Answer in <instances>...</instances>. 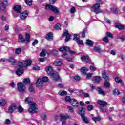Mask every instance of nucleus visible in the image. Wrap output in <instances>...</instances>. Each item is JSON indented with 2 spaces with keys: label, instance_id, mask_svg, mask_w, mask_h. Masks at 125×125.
<instances>
[{
  "label": "nucleus",
  "instance_id": "1",
  "mask_svg": "<svg viewBox=\"0 0 125 125\" xmlns=\"http://www.w3.org/2000/svg\"><path fill=\"white\" fill-rule=\"evenodd\" d=\"M25 103L29 104L30 105L28 111L30 114L34 113H37L39 111L38 108H37V104L33 102V99L30 97L26 98L25 100Z\"/></svg>",
  "mask_w": 125,
  "mask_h": 125
},
{
  "label": "nucleus",
  "instance_id": "2",
  "mask_svg": "<svg viewBox=\"0 0 125 125\" xmlns=\"http://www.w3.org/2000/svg\"><path fill=\"white\" fill-rule=\"evenodd\" d=\"M23 73H24V65H23V63L19 62L16 74L19 77L21 76Z\"/></svg>",
  "mask_w": 125,
  "mask_h": 125
},
{
  "label": "nucleus",
  "instance_id": "3",
  "mask_svg": "<svg viewBox=\"0 0 125 125\" xmlns=\"http://www.w3.org/2000/svg\"><path fill=\"white\" fill-rule=\"evenodd\" d=\"M45 6L46 7V10H51V11L54 12V13H58V12H59V10H58L57 7L54 6L47 4H46Z\"/></svg>",
  "mask_w": 125,
  "mask_h": 125
},
{
  "label": "nucleus",
  "instance_id": "4",
  "mask_svg": "<svg viewBox=\"0 0 125 125\" xmlns=\"http://www.w3.org/2000/svg\"><path fill=\"white\" fill-rule=\"evenodd\" d=\"M59 50L61 51V52H63L64 51H69V53H70L71 55H74V54H76L75 51L70 50V48H69L67 46H64L63 47H61L59 49Z\"/></svg>",
  "mask_w": 125,
  "mask_h": 125
},
{
  "label": "nucleus",
  "instance_id": "5",
  "mask_svg": "<svg viewBox=\"0 0 125 125\" xmlns=\"http://www.w3.org/2000/svg\"><path fill=\"white\" fill-rule=\"evenodd\" d=\"M100 4L99 3H96L93 6V11L95 12L96 14L98 13H101L102 10H100Z\"/></svg>",
  "mask_w": 125,
  "mask_h": 125
},
{
  "label": "nucleus",
  "instance_id": "6",
  "mask_svg": "<svg viewBox=\"0 0 125 125\" xmlns=\"http://www.w3.org/2000/svg\"><path fill=\"white\" fill-rule=\"evenodd\" d=\"M17 85L19 91H20L21 92H24V91H25L26 87H25V85H24V83L19 82L18 83Z\"/></svg>",
  "mask_w": 125,
  "mask_h": 125
},
{
  "label": "nucleus",
  "instance_id": "7",
  "mask_svg": "<svg viewBox=\"0 0 125 125\" xmlns=\"http://www.w3.org/2000/svg\"><path fill=\"white\" fill-rule=\"evenodd\" d=\"M17 109V106L15 104H12L8 108V112L9 113H13L15 110Z\"/></svg>",
  "mask_w": 125,
  "mask_h": 125
},
{
  "label": "nucleus",
  "instance_id": "8",
  "mask_svg": "<svg viewBox=\"0 0 125 125\" xmlns=\"http://www.w3.org/2000/svg\"><path fill=\"white\" fill-rule=\"evenodd\" d=\"M63 64V61L60 59H56L53 62V65L56 66H61Z\"/></svg>",
  "mask_w": 125,
  "mask_h": 125
},
{
  "label": "nucleus",
  "instance_id": "9",
  "mask_svg": "<svg viewBox=\"0 0 125 125\" xmlns=\"http://www.w3.org/2000/svg\"><path fill=\"white\" fill-rule=\"evenodd\" d=\"M36 86L38 88H42L43 86V83L42 81V79L39 78L36 83Z\"/></svg>",
  "mask_w": 125,
  "mask_h": 125
},
{
  "label": "nucleus",
  "instance_id": "10",
  "mask_svg": "<svg viewBox=\"0 0 125 125\" xmlns=\"http://www.w3.org/2000/svg\"><path fill=\"white\" fill-rule=\"evenodd\" d=\"M46 72L51 77L54 74V71L51 66H48L46 68Z\"/></svg>",
  "mask_w": 125,
  "mask_h": 125
},
{
  "label": "nucleus",
  "instance_id": "11",
  "mask_svg": "<svg viewBox=\"0 0 125 125\" xmlns=\"http://www.w3.org/2000/svg\"><path fill=\"white\" fill-rule=\"evenodd\" d=\"M63 36L65 37V41L68 42L71 39V35L68 33V30H65L63 33Z\"/></svg>",
  "mask_w": 125,
  "mask_h": 125
},
{
  "label": "nucleus",
  "instance_id": "12",
  "mask_svg": "<svg viewBox=\"0 0 125 125\" xmlns=\"http://www.w3.org/2000/svg\"><path fill=\"white\" fill-rule=\"evenodd\" d=\"M98 104L100 105V106H102V107H106L107 106L108 103L107 102L104 101H102L101 100H98Z\"/></svg>",
  "mask_w": 125,
  "mask_h": 125
},
{
  "label": "nucleus",
  "instance_id": "13",
  "mask_svg": "<svg viewBox=\"0 0 125 125\" xmlns=\"http://www.w3.org/2000/svg\"><path fill=\"white\" fill-rule=\"evenodd\" d=\"M102 77L105 81H110L111 79H110V77L107 75L106 73V71H104L102 72Z\"/></svg>",
  "mask_w": 125,
  "mask_h": 125
},
{
  "label": "nucleus",
  "instance_id": "14",
  "mask_svg": "<svg viewBox=\"0 0 125 125\" xmlns=\"http://www.w3.org/2000/svg\"><path fill=\"white\" fill-rule=\"evenodd\" d=\"M115 28L119 29V30H125V26L122 25L120 23L116 22L115 24Z\"/></svg>",
  "mask_w": 125,
  "mask_h": 125
},
{
  "label": "nucleus",
  "instance_id": "15",
  "mask_svg": "<svg viewBox=\"0 0 125 125\" xmlns=\"http://www.w3.org/2000/svg\"><path fill=\"white\" fill-rule=\"evenodd\" d=\"M28 16V12L27 11H24L23 13L20 15V17L22 20H25V19Z\"/></svg>",
  "mask_w": 125,
  "mask_h": 125
},
{
  "label": "nucleus",
  "instance_id": "16",
  "mask_svg": "<svg viewBox=\"0 0 125 125\" xmlns=\"http://www.w3.org/2000/svg\"><path fill=\"white\" fill-rule=\"evenodd\" d=\"M81 118H82V119L83 120V121L85 124H87V123H88V120L87 119V117H86V116H85V115H84V113H81Z\"/></svg>",
  "mask_w": 125,
  "mask_h": 125
},
{
  "label": "nucleus",
  "instance_id": "17",
  "mask_svg": "<svg viewBox=\"0 0 125 125\" xmlns=\"http://www.w3.org/2000/svg\"><path fill=\"white\" fill-rule=\"evenodd\" d=\"M51 77L54 79L55 82H58V81L60 80V77L57 73H54Z\"/></svg>",
  "mask_w": 125,
  "mask_h": 125
},
{
  "label": "nucleus",
  "instance_id": "18",
  "mask_svg": "<svg viewBox=\"0 0 125 125\" xmlns=\"http://www.w3.org/2000/svg\"><path fill=\"white\" fill-rule=\"evenodd\" d=\"M81 59L82 61L86 62V63H88V62H89V58L87 56H81Z\"/></svg>",
  "mask_w": 125,
  "mask_h": 125
},
{
  "label": "nucleus",
  "instance_id": "19",
  "mask_svg": "<svg viewBox=\"0 0 125 125\" xmlns=\"http://www.w3.org/2000/svg\"><path fill=\"white\" fill-rule=\"evenodd\" d=\"M93 81L95 83H99V82L101 81V77L95 76L93 79Z\"/></svg>",
  "mask_w": 125,
  "mask_h": 125
},
{
  "label": "nucleus",
  "instance_id": "20",
  "mask_svg": "<svg viewBox=\"0 0 125 125\" xmlns=\"http://www.w3.org/2000/svg\"><path fill=\"white\" fill-rule=\"evenodd\" d=\"M61 121H64V120H66V119H69L70 118V115L68 114L64 115L61 114L60 115Z\"/></svg>",
  "mask_w": 125,
  "mask_h": 125
},
{
  "label": "nucleus",
  "instance_id": "21",
  "mask_svg": "<svg viewBox=\"0 0 125 125\" xmlns=\"http://www.w3.org/2000/svg\"><path fill=\"white\" fill-rule=\"evenodd\" d=\"M13 9L17 13H20L21 12V7L20 6L17 5L15 6Z\"/></svg>",
  "mask_w": 125,
  "mask_h": 125
},
{
  "label": "nucleus",
  "instance_id": "22",
  "mask_svg": "<svg viewBox=\"0 0 125 125\" xmlns=\"http://www.w3.org/2000/svg\"><path fill=\"white\" fill-rule=\"evenodd\" d=\"M71 104L73 107H75V108H78L79 107V105H80V103L77 100L75 99V101L74 102H72L71 103Z\"/></svg>",
  "mask_w": 125,
  "mask_h": 125
},
{
  "label": "nucleus",
  "instance_id": "23",
  "mask_svg": "<svg viewBox=\"0 0 125 125\" xmlns=\"http://www.w3.org/2000/svg\"><path fill=\"white\" fill-rule=\"evenodd\" d=\"M0 3H1V6L2 7L5 9V7L8 5V2L7 1V0H5L3 2L0 1Z\"/></svg>",
  "mask_w": 125,
  "mask_h": 125
},
{
  "label": "nucleus",
  "instance_id": "24",
  "mask_svg": "<svg viewBox=\"0 0 125 125\" xmlns=\"http://www.w3.org/2000/svg\"><path fill=\"white\" fill-rule=\"evenodd\" d=\"M65 100L66 101V102H69L70 103H71L72 102H74V101H75V99H71L70 96H66L65 98Z\"/></svg>",
  "mask_w": 125,
  "mask_h": 125
},
{
  "label": "nucleus",
  "instance_id": "25",
  "mask_svg": "<svg viewBox=\"0 0 125 125\" xmlns=\"http://www.w3.org/2000/svg\"><path fill=\"white\" fill-rule=\"evenodd\" d=\"M28 90L30 93H35V88H34V86H33V84H29Z\"/></svg>",
  "mask_w": 125,
  "mask_h": 125
},
{
  "label": "nucleus",
  "instance_id": "26",
  "mask_svg": "<svg viewBox=\"0 0 125 125\" xmlns=\"http://www.w3.org/2000/svg\"><path fill=\"white\" fill-rule=\"evenodd\" d=\"M8 60L9 63L11 64V65H14V64L16 63V61L15 60V59L12 57H10Z\"/></svg>",
  "mask_w": 125,
  "mask_h": 125
},
{
  "label": "nucleus",
  "instance_id": "27",
  "mask_svg": "<svg viewBox=\"0 0 125 125\" xmlns=\"http://www.w3.org/2000/svg\"><path fill=\"white\" fill-rule=\"evenodd\" d=\"M53 38V35L52 34V33L49 32L46 35V39L48 40V41H51Z\"/></svg>",
  "mask_w": 125,
  "mask_h": 125
},
{
  "label": "nucleus",
  "instance_id": "28",
  "mask_svg": "<svg viewBox=\"0 0 125 125\" xmlns=\"http://www.w3.org/2000/svg\"><path fill=\"white\" fill-rule=\"evenodd\" d=\"M97 90L99 93V94H101L102 95H105V92H104V91L102 90V89H101V88L100 87H98L97 88Z\"/></svg>",
  "mask_w": 125,
  "mask_h": 125
},
{
  "label": "nucleus",
  "instance_id": "29",
  "mask_svg": "<svg viewBox=\"0 0 125 125\" xmlns=\"http://www.w3.org/2000/svg\"><path fill=\"white\" fill-rule=\"evenodd\" d=\"M67 55V54L65 52V53H63V54L62 55V57H63V58H66L68 61H69V62H72V58H68V56Z\"/></svg>",
  "mask_w": 125,
  "mask_h": 125
},
{
  "label": "nucleus",
  "instance_id": "30",
  "mask_svg": "<svg viewBox=\"0 0 125 125\" xmlns=\"http://www.w3.org/2000/svg\"><path fill=\"white\" fill-rule=\"evenodd\" d=\"M25 40L24 38H23V35H20L19 36V40L18 41L19 42H25Z\"/></svg>",
  "mask_w": 125,
  "mask_h": 125
},
{
  "label": "nucleus",
  "instance_id": "31",
  "mask_svg": "<svg viewBox=\"0 0 125 125\" xmlns=\"http://www.w3.org/2000/svg\"><path fill=\"white\" fill-rule=\"evenodd\" d=\"M104 85L105 88H110L111 87V84H110L109 81H105Z\"/></svg>",
  "mask_w": 125,
  "mask_h": 125
},
{
  "label": "nucleus",
  "instance_id": "32",
  "mask_svg": "<svg viewBox=\"0 0 125 125\" xmlns=\"http://www.w3.org/2000/svg\"><path fill=\"white\" fill-rule=\"evenodd\" d=\"M46 55V50L43 49L40 54V56L42 57H44Z\"/></svg>",
  "mask_w": 125,
  "mask_h": 125
},
{
  "label": "nucleus",
  "instance_id": "33",
  "mask_svg": "<svg viewBox=\"0 0 125 125\" xmlns=\"http://www.w3.org/2000/svg\"><path fill=\"white\" fill-rule=\"evenodd\" d=\"M24 64L26 65V67L30 66L31 64H32V61L30 59L26 60L24 62Z\"/></svg>",
  "mask_w": 125,
  "mask_h": 125
},
{
  "label": "nucleus",
  "instance_id": "34",
  "mask_svg": "<svg viewBox=\"0 0 125 125\" xmlns=\"http://www.w3.org/2000/svg\"><path fill=\"white\" fill-rule=\"evenodd\" d=\"M86 44L89 46H92L93 45V42L90 40H87L86 42Z\"/></svg>",
  "mask_w": 125,
  "mask_h": 125
},
{
  "label": "nucleus",
  "instance_id": "35",
  "mask_svg": "<svg viewBox=\"0 0 125 125\" xmlns=\"http://www.w3.org/2000/svg\"><path fill=\"white\" fill-rule=\"evenodd\" d=\"M6 104V100L2 99L0 100V106H4Z\"/></svg>",
  "mask_w": 125,
  "mask_h": 125
},
{
  "label": "nucleus",
  "instance_id": "36",
  "mask_svg": "<svg viewBox=\"0 0 125 125\" xmlns=\"http://www.w3.org/2000/svg\"><path fill=\"white\" fill-rule=\"evenodd\" d=\"M113 92V95H114L115 96H118V95H120V94H121V93H120V92L119 91V90L117 89H114Z\"/></svg>",
  "mask_w": 125,
  "mask_h": 125
},
{
  "label": "nucleus",
  "instance_id": "37",
  "mask_svg": "<svg viewBox=\"0 0 125 125\" xmlns=\"http://www.w3.org/2000/svg\"><path fill=\"white\" fill-rule=\"evenodd\" d=\"M85 67H83L81 68V72L84 76L86 75V71H85Z\"/></svg>",
  "mask_w": 125,
  "mask_h": 125
},
{
  "label": "nucleus",
  "instance_id": "38",
  "mask_svg": "<svg viewBox=\"0 0 125 125\" xmlns=\"http://www.w3.org/2000/svg\"><path fill=\"white\" fill-rule=\"evenodd\" d=\"M23 83L24 84L27 85L30 83V79L29 78H25L23 80Z\"/></svg>",
  "mask_w": 125,
  "mask_h": 125
},
{
  "label": "nucleus",
  "instance_id": "39",
  "mask_svg": "<svg viewBox=\"0 0 125 125\" xmlns=\"http://www.w3.org/2000/svg\"><path fill=\"white\" fill-rule=\"evenodd\" d=\"M93 121H94L95 123H96V122H99V121H101V118H100V117H93L92 118Z\"/></svg>",
  "mask_w": 125,
  "mask_h": 125
},
{
  "label": "nucleus",
  "instance_id": "40",
  "mask_svg": "<svg viewBox=\"0 0 125 125\" xmlns=\"http://www.w3.org/2000/svg\"><path fill=\"white\" fill-rule=\"evenodd\" d=\"M94 50L96 51V52H101L102 51L101 48L100 47H95L94 48Z\"/></svg>",
  "mask_w": 125,
  "mask_h": 125
},
{
  "label": "nucleus",
  "instance_id": "41",
  "mask_svg": "<svg viewBox=\"0 0 125 125\" xmlns=\"http://www.w3.org/2000/svg\"><path fill=\"white\" fill-rule=\"evenodd\" d=\"M55 29L56 30H57V31H59V30H61V24L60 23L57 24L55 26Z\"/></svg>",
  "mask_w": 125,
  "mask_h": 125
},
{
  "label": "nucleus",
  "instance_id": "42",
  "mask_svg": "<svg viewBox=\"0 0 125 125\" xmlns=\"http://www.w3.org/2000/svg\"><path fill=\"white\" fill-rule=\"evenodd\" d=\"M25 39L27 42H30V34L26 33L25 35Z\"/></svg>",
  "mask_w": 125,
  "mask_h": 125
},
{
  "label": "nucleus",
  "instance_id": "43",
  "mask_svg": "<svg viewBox=\"0 0 125 125\" xmlns=\"http://www.w3.org/2000/svg\"><path fill=\"white\" fill-rule=\"evenodd\" d=\"M100 111L102 113H107L108 112V109L106 108H101Z\"/></svg>",
  "mask_w": 125,
  "mask_h": 125
},
{
  "label": "nucleus",
  "instance_id": "44",
  "mask_svg": "<svg viewBox=\"0 0 125 125\" xmlns=\"http://www.w3.org/2000/svg\"><path fill=\"white\" fill-rule=\"evenodd\" d=\"M59 94L61 96H63V95H66L67 94V92L66 91H60Z\"/></svg>",
  "mask_w": 125,
  "mask_h": 125
},
{
  "label": "nucleus",
  "instance_id": "45",
  "mask_svg": "<svg viewBox=\"0 0 125 125\" xmlns=\"http://www.w3.org/2000/svg\"><path fill=\"white\" fill-rule=\"evenodd\" d=\"M76 42L78 44H80L81 45H83V40L78 39L76 41Z\"/></svg>",
  "mask_w": 125,
  "mask_h": 125
},
{
  "label": "nucleus",
  "instance_id": "46",
  "mask_svg": "<svg viewBox=\"0 0 125 125\" xmlns=\"http://www.w3.org/2000/svg\"><path fill=\"white\" fill-rule=\"evenodd\" d=\"M79 39H80V35H79V34H77L74 35L73 40L74 41H78Z\"/></svg>",
  "mask_w": 125,
  "mask_h": 125
},
{
  "label": "nucleus",
  "instance_id": "47",
  "mask_svg": "<svg viewBox=\"0 0 125 125\" xmlns=\"http://www.w3.org/2000/svg\"><path fill=\"white\" fill-rule=\"evenodd\" d=\"M18 111L19 113H22L24 111V108H23L22 106H20L18 108Z\"/></svg>",
  "mask_w": 125,
  "mask_h": 125
},
{
  "label": "nucleus",
  "instance_id": "48",
  "mask_svg": "<svg viewBox=\"0 0 125 125\" xmlns=\"http://www.w3.org/2000/svg\"><path fill=\"white\" fill-rule=\"evenodd\" d=\"M106 35H107V38L108 37L109 38H111V39H113V38H114V36H113V34L112 33H111L110 32H106Z\"/></svg>",
  "mask_w": 125,
  "mask_h": 125
},
{
  "label": "nucleus",
  "instance_id": "49",
  "mask_svg": "<svg viewBox=\"0 0 125 125\" xmlns=\"http://www.w3.org/2000/svg\"><path fill=\"white\" fill-rule=\"evenodd\" d=\"M88 111H92L93 110V106L92 105H89L87 106Z\"/></svg>",
  "mask_w": 125,
  "mask_h": 125
},
{
  "label": "nucleus",
  "instance_id": "50",
  "mask_svg": "<svg viewBox=\"0 0 125 125\" xmlns=\"http://www.w3.org/2000/svg\"><path fill=\"white\" fill-rule=\"evenodd\" d=\"M41 80H42V81L43 83H44V82H47V81H48V77H42Z\"/></svg>",
  "mask_w": 125,
  "mask_h": 125
},
{
  "label": "nucleus",
  "instance_id": "51",
  "mask_svg": "<svg viewBox=\"0 0 125 125\" xmlns=\"http://www.w3.org/2000/svg\"><path fill=\"white\" fill-rule=\"evenodd\" d=\"M25 2L27 5H29V6L32 5V0H26Z\"/></svg>",
  "mask_w": 125,
  "mask_h": 125
},
{
  "label": "nucleus",
  "instance_id": "52",
  "mask_svg": "<svg viewBox=\"0 0 125 125\" xmlns=\"http://www.w3.org/2000/svg\"><path fill=\"white\" fill-rule=\"evenodd\" d=\"M21 52V48H18L16 49L15 53H16V54H19Z\"/></svg>",
  "mask_w": 125,
  "mask_h": 125
},
{
  "label": "nucleus",
  "instance_id": "53",
  "mask_svg": "<svg viewBox=\"0 0 125 125\" xmlns=\"http://www.w3.org/2000/svg\"><path fill=\"white\" fill-rule=\"evenodd\" d=\"M82 95H83V96L85 98L89 97V94L85 93L84 92H82Z\"/></svg>",
  "mask_w": 125,
  "mask_h": 125
},
{
  "label": "nucleus",
  "instance_id": "54",
  "mask_svg": "<svg viewBox=\"0 0 125 125\" xmlns=\"http://www.w3.org/2000/svg\"><path fill=\"white\" fill-rule=\"evenodd\" d=\"M91 77H92V73H88L86 74V78L88 79V80H89Z\"/></svg>",
  "mask_w": 125,
  "mask_h": 125
},
{
  "label": "nucleus",
  "instance_id": "55",
  "mask_svg": "<svg viewBox=\"0 0 125 125\" xmlns=\"http://www.w3.org/2000/svg\"><path fill=\"white\" fill-rule=\"evenodd\" d=\"M75 12H76V8L74 7H72L70 9V13L74 14Z\"/></svg>",
  "mask_w": 125,
  "mask_h": 125
},
{
  "label": "nucleus",
  "instance_id": "56",
  "mask_svg": "<svg viewBox=\"0 0 125 125\" xmlns=\"http://www.w3.org/2000/svg\"><path fill=\"white\" fill-rule=\"evenodd\" d=\"M11 123V121H10V120H9V119H6V120L5 121V124L6 125H9Z\"/></svg>",
  "mask_w": 125,
  "mask_h": 125
},
{
  "label": "nucleus",
  "instance_id": "57",
  "mask_svg": "<svg viewBox=\"0 0 125 125\" xmlns=\"http://www.w3.org/2000/svg\"><path fill=\"white\" fill-rule=\"evenodd\" d=\"M103 41L104 42H109V40H108V36H106L103 39Z\"/></svg>",
  "mask_w": 125,
  "mask_h": 125
},
{
  "label": "nucleus",
  "instance_id": "58",
  "mask_svg": "<svg viewBox=\"0 0 125 125\" xmlns=\"http://www.w3.org/2000/svg\"><path fill=\"white\" fill-rule=\"evenodd\" d=\"M74 79L75 80V81H76V82H79V81L81 80V78H80V76H76L74 77Z\"/></svg>",
  "mask_w": 125,
  "mask_h": 125
},
{
  "label": "nucleus",
  "instance_id": "59",
  "mask_svg": "<svg viewBox=\"0 0 125 125\" xmlns=\"http://www.w3.org/2000/svg\"><path fill=\"white\" fill-rule=\"evenodd\" d=\"M115 82L116 83H122V80H121V78L119 77H116L115 78Z\"/></svg>",
  "mask_w": 125,
  "mask_h": 125
},
{
  "label": "nucleus",
  "instance_id": "60",
  "mask_svg": "<svg viewBox=\"0 0 125 125\" xmlns=\"http://www.w3.org/2000/svg\"><path fill=\"white\" fill-rule=\"evenodd\" d=\"M41 118L42 119V120H46V115L45 114H41Z\"/></svg>",
  "mask_w": 125,
  "mask_h": 125
},
{
  "label": "nucleus",
  "instance_id": "61",
  "mask_svg": "<svg viewBox=\"0 0 125 125\" xmlns=\"http://www.w3.org/2000/svg\"><path fill=\"white\" fill-rule=\"evenodd\" d=\"M33 69L35 71H39V70H40V67H39L38 66H37V65H35L33 67Z\"/></svg>",
  "mask_w": 125,
  "mask_h": 125
},
{
  "label": "nucleus",
  "instance_id": "62",
  "mask_svg": "<svg viewBox=\"0 0 125 125\" xmlns=\"http://www.w3.org/2000/svg\"><path fill=\"white\" fill-rule=\"evenodd\" d=\"M85 33H86V29L84 30L82 34V38H84L85 37Z\"/></svg>",
  "mask_w": 125,
  "mask_h": 125
},
{
  "label": "nucleus",
  "instance_id": "63",
  "mask_svg": "<svg viewBox=\"0 0 125 125\" xmlns=\"http://www.w3.org/2000/svg\"><path fill=\"white\" fill-rule=\"evenodd\" d=\"M90 69L92 72H94L95 71H96V67H93L92 66H90Z\"/></svg>",
  "mask_w": 125,
  "mask_h": 125
},
{
  "label": "nucleus",
  "instance_id": "64",
  "mask_svg": "<svg viewBox=\"0 0 125 125\" xmlns=\"http://www.w3.org/2000/svg\"><path fill=\"white\" fill-rule=\"evenodd\" d=\"M111 11L113 13H118V10L117 9H111Z\"/></svg>",
  "mask_w": 125,
  "mask_h": 125
}]
</instances>
